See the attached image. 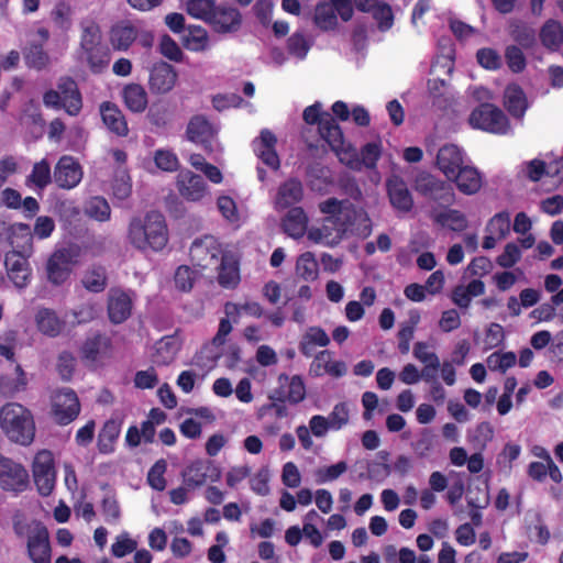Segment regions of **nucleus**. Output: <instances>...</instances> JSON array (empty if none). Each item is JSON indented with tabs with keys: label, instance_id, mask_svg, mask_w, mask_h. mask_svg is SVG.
Here are the masks:
<instances>
[{
	"label": "nucleus",
	"instance_id": "13d9d810",
	"mask_svg": "<svg viewBox=\"0 0 563 563\" xmlns=\"http://www.w3.org/2000/svg\"><path fill=\"white\" fill-rule=\"evenodd\" d=\"M516 354L514 352H495L488 356V367L493 371L499 369L503 373L516 364Z\"/></svg>",
	"mask_w": 563,
	"mask_h": 563
},
{
	"label": "nucleus",
	"instance_id": "f257e3e1",
	"mask_svg": "<svg viewBox=\"0 0 563 563\" xmlns=\"http://www.w3.org/2000/svg\"><path fill=\"white\" fill-rule=\"evenodd\" d=\"M128 236L130 243L137 250L162 251L168 242V229L164 216L158 211H151L144 219H132Z\"/></svg>",
	"mask_w": 563,
	"mask_h": 563
},
{
	"label": "nucleus",
	"instance_id": "bb28decb",
	"mask_svg": "<svg viewBox=\"0 0 563 563\" xmlns=\"http://www.w3.org/2000/svg\"><path fill=\"white\" fill-rule=\"evenodd\" d=\"M438 167L451 179L455 172L463 166V157L460 148L454 144L442 146L437 155Z\"/></svg>",
	"mask_w": 563,
	"mask_h": 563
},
{
	"label": "nucleus",
	"instance_id": "09e8293b",
	"mask_svg": "<svg viewBox=\"0 0 563 563\" xmlns=\"http://www.w3.org/2000/svg\"><path fill=\"white\" fill-rule=\"evenodd\" d=\"M377 23L380 32L389 31L394 25V13L391 7L386 2H379L369 12Z\"/></svg>",
	"mask_w": 563,
	"mask_h": 563
},
{
	"label": "nucleus",
	"instance_id": "a19ab883",
	"mask_svg": "<svg viewBox=\"0 0 563 563\" xmlns=\"http://www.w3.org/2000/svg\"><path fill=\"white\" fill-rule=\"evenodd\" d=\"M541 43L551 51H556L563 43V26L554 20H549L540 30Z\"/></svg>",
	"mask_w": 563,
	"mask_h": 563
},
{
	"label": "nucleus",
	"instance_id": "20e7f679",
	"mask_svg": "<svg viewBox=\"0 0 563 563\" xmlns=\"http://www.w3.org/2000/svg\"><path fill=\"white\" fill-rule=\"evenodd\" d=\"M13 530L19 538L25 539L27 556L32 563H51L49 533L43 522L18 520L13 523Z\"/></svg>",
	"mask_w": 563,
	"mask_h": 563
},
{
	"label": "nucleus",
	"instance_id": "3c124183",
	"mask_svg": "<svg viewBox=\"0 0 563 563\" xmlns=\"http://www.w3.org/2000/svg\"><path fill=\"white\" fill-rule=\"evenodd\" d=\"M86 213L90 218L103 222L110 219L111 209L103 197L97 196L87 202Z\"/></svg>",
	"mask_w": 563,
	"mask_h": 563
},
{
	"label": "nucleus",
	"instance_id": "5fc2aeb1",
	"mask_svg": "<svg viewBox=\"0 0 563 563\" xmlns=\"http://www.w3.org/2000/svg\"><path fill=\"white\" fill-rule=\"evenodd\" d=\"M505 59L509 69L515 74L523 71L527 66V59L522 48L517 45H508L506 47Z\"/></svg>",
	"mask_w": 563,
	"mask_h": 563
},
{
	"label": "nucleus",
	"instance_id": "1a4fd4ad",
	"mask_svg": "<svg viewBox=\"0 0 563 563\" xmlns=\"http://www.w3.org/2000/svg\"><path fill=\"white\" fill-rule=\"evenodd\" d=\"M78 254L70 249L56 250L47 260L46 275L51 284L60 286L70 277Z\"/></svg>",
	"mask_w": 563,
	"mask_h": 563
},
{
	"label": "nucleus",
	"instance_id": "4d7b16f0",
	"mask_svg": "<svg viewBox=\"0 0 563 563\" xmlns=\"http://www.w3.org/2000/svg\"><path fill=\"white\" fill-rule=\"evenodd\" d=\"M486 230L490 234H498L499 239H505L510 230V216L508 212L495 214L487 224Z\"/></svg>",
	"mask_w": 563,
	"mask_h": 563
},
{
	"label": "nucleus",
	"instance_id": "473e14b6",
	"mask_svg": "<svg viewBox=\"0 0 563 563\" xmlns=\"http://www.w3.org/2000/svg\"><path fill=\"white\" fill-rule=\"evenodd\" d=\"M35 321L40 332L51 338L57 336L64 328V322L54 310L48 308L40 309L35 316Z\"/></svg>",
	"mask_w": 563,
	"mask_h": 563
},
{
	"label": "nucleus",
	"instance_id": "6e6d98bb",
	"mask_svg": "<svg viewBox=\"0 0 563 563\" xmlns=\"http://www.w3.org/2000/svg\"><path fill=\"white\" fill-rule=\"evenodd\" d=\"M167 468V463L164 459H161L154 463L147 473L148 485L157 490L163 492L166 488V479L164 474Z\"/></svg>",
	"mask_w": 563,
	"mask_h": 563
},
{
	"label": "nucleus",
	"instance_id": "7ed1b4c3",
	"mask_svg": "<svg viewBox=\"0 0 563 563\" xmlns=\"http://www.w3.org/2000/svg\"><path fill=\"white\" fill-rule=\"evenodd\" d=\"M224 313L225 318L220 320L216 335L203 344L194 356V364L201 368L211 369L217 365L218 360L223 355L227 336L232 332V324L240 319V308L233 302L225 303Z\"/></svg>",
	"mask_w": 563,
	"mask_h": 563
},
{
	"label": "nucleus",
	"instance_id": "37998d69",
	"mask_svg": "<svg viewBox=\"0 0 563 563\" xmlns=\"http://www.w3.org/2000/svg\"><path fill=\"white\" fill-rule=\"evenodd\" d=\"M23 57L25 65L29 68H34L37 70L45 68L49 63V56L45 52L44 46L34 42L30 43L23 49Z\"/></svg>",
	"mask_w": 563,
	"mask_h": 563
},
{
	"label": "nucleus",
	"instance_id": "cd10ccee",
	"mask_svg": "<svg viewBox=\"0 0 563 563\" xmlns=\"http://www.w3.org/2000/svg\"><path fill=\"white\" fill-rule=\"evenodd\" d=\"M308 217L302 208L292 207L282 219L284 233L292 239H300L307 231Z\"/></svg>",
	"mask_w": 563,
	"mask_h": 563
},
{
	"label": "nucleus",
	"instance_id": "a18cd8bd",
	"mask_svg": "<svg viewBox=\"0 0 563 563\" xmlns=\"http://www.w3.org/2000/svg\"><path fill=\"white\" fill-rule=\"evenodd\" d=\"M296 273L303 280H314L318 277V263L311 252L302 253L296 263Z\"/></svg>",
	"mask_w": 563,
	"mask_h": 563
},
{
	"label": "nucleus",
	"instance_id": "f3484780",
	"mask_svg": "<svg viewBox=\"0 0 563 563\" xmlns=\"http://www.w3.org/2000/svg\"><path fill=\"white\" fill-rule=\"evenodd\" d=\"M177 71L173 65L166 62L154 64L150 71L148 87L152 93L164 95L169 92L176 85Z\"/></svg>",
	"mask_w": 563,
	"mask_h": 563
},
{
	"label": "nucleus",
	"instance_id": "c85d7f7f",
	"mask_svg": "<svg viewBox=\"0 0 563 563\" xmlns=\"http://www.w3.org/2000/svg\"><path fill=\"white\" fill-rule=\"evenodd\" d=\"M303 189L298 179L290 178L283 183L275 198V207L278 210L287 209L302 199Z\"/></svg>",
	"mask_w": 563,
	"mask_h": 563
},
{
	"label": "nucleus",
	"instance_id": "c03bdc74",
	"mask_svg": "<svg viewBox=\"0 0 563 563\" xmlns=\"http://www.w3.org/2000/svg\"><path fill=\"white\" fill-rule=\"evenodd\" d=\"M437 223L448 227L455 232L464 231L468 227L466 217L459 210L449 209L434 217Z\"/></svg>",
	"mask_w": 563,
	"mask_h": 563
},
{
	"label": "nucleus",
	"instance_id": "6ab92c4d",
	"mask_svg": "<svg viewBox=\"0 0 563 563\" xmlns=\"http://www.w3.org/2000/svg\"><path fill=\"white\" fill-rule=\"evenodd\" d=\"M30 255L18 252H8L4 258V265L9 278L18 288H24L30 283L31 268L29 264Z\"/></svg>",
	"mask_w": 563,
	"mask_h": 563
},
{
	"label": "nucleus",
	"instance_id": "aec40b11",
	"mask_svg": "<svg viewBox=\"0 0 563 563\" xmlns=\"http://www.w3.org/2000/svg\"><path fill=\"white\" fill-rule=\"evenodd\" d=\"M0 230L5 231L8 241L12 246L11 252L31 255L33 251V238L29 224L14 223L7 225L5 222H0Z\"/></svg>",
	"mask_w": 563,
	"mask_h": 563
},
{
	"label": "nucleus",
	"instance_id": "0eeeda50",
	"mask_svg": "<svg viewBox=\"0 0 563 563\" xmlns=\"http://www.w3.org/2000/svg\"><path fill=\"white\" fill-rule=\"evenodd\" d=\"M230 251L223 249L219 240L212 235H205L196 239L189 250V256L195 266L202 269H213L220 265L222 255H227Z\"/></svg>",
	"mask_w": 563,
	"mask_h": 563
},
{
	"label": "nucleus",
	"instance_id": "2eb2a0df",
	"mask_svg": "<svg viewBox=\"0 0 563 563\" xmlns=\"http://www.w3.org/2000/svg\"><path fill=\"white\" fill-rule=\"evenodd\" d=\"M186 134L189 141L198 144L206 153L213 151L216 130L205 115H195L190 119Z\"/></svg>",
	"mask_w": 563,
	"mask_h": 563
},
{
	"label": "nucleus",
	"instance_id": "79ce46f5",
	"mask_svg": "<svg viewBox=\"0 0 563 563\" xmlns=\"http://www.w3.org/2000/svg\"><path fill=\"white\" fill-rule=\"evenodd\" d=\"M80 51L101 44L102 35L100 25L92 19L84 20L80 23Z\"/></svg>",
	"mask_w": 563,
	"mask_h": 563
},
{
	"label": "nucleus",
	"instance_id": "338daca9",
	"mask_svg": "<svg viewBox=\"0 0 563 563\" xmlns=\"http://www.w3.org/2000/svg\"><path fill=\"white\" fill-rule=\"evenodd\" d=\"M158 384V376L154 367L139 371L134 376V385L140 389H152Z\"/></svg>",
	"mask_w": 563,
	"mask_h": 563
},
{
	"label": "nucleus",
	"instance_id": "e433bc0d",
	"mask_svg": "<svg viewBox=\"0 0 563 563\" xmlns=\"http://www.w3.org/2000/svg\"><path fill=\"white\" fill-rule=\"evenodd\" d=\"M121 431L120 422L114 419L107 420L98 434L97 446L100 453L109 454L114 450V443Z\"/></svg>",
	"mask_w": 563,
	"mask_h": 563
},
{
	"label": "nucleus",
	"instance_id": "f03ea898",
	"mask_svg": "<svg viewBox=\"0 0 563 563\" xmlns=\"http://www.w3.org/2000/svg\"><path fill=\"white\" fill-rule=\"evenodd\" d=\"M0 428L13 443L29 446L35 438V421L30 409L18 402H8L0 409Z\"/></svg>",
	"mask_w": 563,
	"mask_h": 563
},
{
	"label": "nucleus",
	"instance_id": "4468645a",
	"mask_svg": "<svg viewBox=\"0 0 563 563\" xmlns=\"http://www.w3.org/2000/svg\"><path fill=\"white\" fill-rule=\"evenodd\" d=\"M208 25L220 34L236 32L242 24V15L240 11L227 4H217L207 22Z\"/></svg>",
	"mask_w": 563,
	"mask_h": 563
},
{
	"label": "nucleus",
	"instance_id": "680f3d73",
	"mask_svg": "<svg viewBox=\"0 0 563 563\" xmlns=\"http://www.w3.org/2000/svg\"><path fill=\"white\" fill-rule=\"evenodd\" d=\"M175 286L181 291H189L195 282V272L187 265L179 266L174 276Z\"/></svg>",
	"mask_w": 563,
	"mask_h": 563
},
{
	"label": "nucleus",
	"instance_id": "de8ad7c7",
	"mask_svg": "<svg viewBox=\"0 0 563 563\" xmlns=\"http://www.w3.org/2000/svg\"><path fill=\"white\" fill-rule=\"evenodd\" d=\"M183 44L186 49L191 52H202L209 44L208 33L201 26L189 30L188 35L184 37Z\"/></svg>",
	"mask_w": 563,
	"mask_h": 563
},
{
	"label": "nucleus",
	"instance_id": "603ef678",
	"mask_svg": "<svg viewBox=\"0 0 563 563\" xmlns=\"http://www.w3.org/2000/svg\"><path fill=\"white\" fill-rule=\"evenodd\" d=\"M340 211L341 214L345 216V222L347 224H352L357 219H362L366 222L364 229L368 232L371 231V220L367 216V213L362 208H356L353 202H351L349 199L340 200Z\"/></svg>",
	"mask_w": 563,
	"mask_h": 563
},
{
	"label": "nucleus",
	"instance_id": "9d476101",
	"mask_svg": "<svg viewBox=\"0 0 563 563\" xmlns=\"http://www.w3.org/2000/svg\"><path fill=\"white\" fill-rule=\"evenodd\" d=\"M183 483L189 489L214 483L221 478V470L210 460H196L181 472Z\"/></svg>",
	"mask_w": 563,
	"mask_h": 563
},
{
	"label": "nucleus",
	"instance_id": "864d4df0",
	"mask_svg": "<svg viewBox=\"0 0 563 563\" xmlns=\"http://www.w3.org/2000/svg\"><path fill=\"white\" fill-rule=\"evenodd\" d=\"M54 24L62 31L67 32L71 26V8L65 1L55 4L51 12Z\"/></svg>",
	"mask_w": 563,
	"mask_h": 563
},
{
	"label": "nucleus",
	"instance_id": "e2e57ef3",
	"mask_svg": "<svg viewBox=\"0 0 563 563\" xmlns=\"http://www.w3.org/2000/svg\"><path fill=\"white\" fill-rule=\"evenodd\" d=\"M478 64L486 69H498L501 66V57L493 48H481L476 53Z\"/></svg>",
	"mask_w": 563,
	"mask_h": 563
},
{
	"label": "nucleus",
	"instance_id": "49530a36",
	"mask_svg": "<svg viewBox=\"0 0 563 563\" xmlns=\"http://www.w3.org/2000/svg\"><path fill=\"white\" fill-rule=\"evenodd\" d=\"M52 181L51 166L46 159H42L33 165L26 183L33 184L38 189H44Z\"/></svg>",
	"mask_w": 563,
	"mask_h": 563
},
{
	"label": "nucleus",
	"instance_id": "dca6fc26",
	"mask_svg": "<svg viewBox=\"0 0 563 563\" xmlns=\"http://www.w3.org/2000/svg\"><path fill=\"white\" fill-rule=\"evenodd\" d=\"M82 179V168L71 156H62L54 170V180L59 188L73 189Z\"/></svg>",
	"mask_w": 563,
	"mask_h": 563
},
{
	"label": "nucleus",
	"instance_id": "c9c22d12",
	"mask_svg": "<svg viewBox=\"0 0 563 563\" xmlns=\"http://www.w3.org/2000/svg\"><path fill=\"white\" fill-rule=\"evenodd\" d=\"M509 35L521 48L529 49L537 44L536 30L527 23L516 20L509 24Z\"/></svg>",
	"mask_w": 563,
	"mask_h": 563
},
{
	"label": "nucleus",
	"instance_id": "a211bd4d",
	"mask_svg": "<svg viewBox=\"0 0 563 563\" xmlns=\"http://www.w3.org/2000/svg\"><path fill=\"white\" fill-rule=\"evenodd\" d=\"M176 187L179 195L187 201H200L207 194L203 178L190 170H181L178 174Z\"/></svg>",
	"mask_w": 563,
	"mask_h": 563
},
{
	"label": "nucleus",
	"instance_id": "39448f33",
	"mask_svg": "<svg viewBox=\"0 0 563 563\" xmlns=\"http://www.w3.org/2000/svg\"><path fill=\"white\" fill-rule=\"evenodd\" d=\"M47 108L64 109L67 114L76 117L82 109V98L77 82L69 76L62 77L57 90L49 89L43 95Z\"/></svg>",
	"mask_w": 563,
	"mask_h": 563
},
{
	"label": "nucleus",
	"instance_id": "4c0bfd02",
	"mask_svg": "<svg viewBox=\"0 0 563 563\" xmlns=\"http://www.w3.org/2000/svg\"><path fill=\"white\" fill-rule=\"evenodd\" d=\"M81 284L90 292H102L108 286L107 269L102 265H92L84 274Z\"/></svg>",
	"mask_w": 563,
	"mask_h": 563
},
{
	"label": "nucleus",
	"instance_id": "a878e982",
	"mask_svg": "<svg viewBox=\"0 0 563 563\" xmlns=\"http://www.w3.org/2000/svg\"><path fill=\"white\" fill-rule=\"evenodd\" d=\"M218 271V283L223 288H234L240 282V268L236 256L229 252L227 255H222L220 265L213 267Z\"/></svg>",
	"mask_w": 563,
	"mask_h": 563
},
{
	"label": "nucleus",
	"instance_id": "423d86ee",
	"mask_svg": "<svg viewBox=\"0 0 563 563\" xmlns=\"http://www.w3.org/2000/svg\"><path fill=\"white\" fill-rule=\"evenodd\" d=\"M468 121L473 128L494 134H507L510 131L507 115L492 103H482L475 108Z\"/></svg>",
	"mask_w": 563,
	"mask_h": 563
},
{
	"label": "nucleus",
	"instance_id": "ea45409f",
	"mask_svg": "<svg viewBox=\"0 0 563 563\" xmlns=\"http://www.w3.org/2000/svg\"><path fill=\"white\" fill-rule=\"evenodd\" d=\"M111 349V340L106 334L96 333L87 338L81 347L82 356L89 361H96L99 355L106 354Z\"/></svg>",
	"mask_w": 563,
	"mask_h": 563
},
{
	"label": "nucleus",
	"instance_id": "b1692460",
	"mask_svg": "<svg viewBox=\"0 0 563 563\" xmlns=\"http://www.w3.org/2000/svg\"><path fill=\"white\" fill-rule=\"evenodd\" d=\"M276 136L269 130H263L260 137L253 141V150L256 156L268 167L276 170L279 168V157L276 153Z\"/></svg>",
	"mask_w": 563,
	"mask_h": 563
},
{
	"label": "nucleus",
	"instance_id": "412c9836",
	"mask_svg": "<svg viewBox=\"0 0 563 563\" xmlns=\"http://www.w3.org/2000/svg\"><path fill=\"white\" fill-rule=\"evenodd\" d=\"M386 188L391 206L401 212H409L413 207V198L407 184L398 175H391L386 180Z\"/></svg>",
	"mask_w": 563,
	"mask_h": 563
},
{
	"label": "nucleus",
	"instance_id": "2f4dec72",
	"mask_svg": "<svg viewBox=\"0 0 563 563\" xmlns=\"http://www.w3.org/2000/svg\"><path fill=\"white\" fill-rule=\"evenodd\" d=\"M455 181L457 188L466 195L475 194L482 186V178L476 168L471 166H462L451 177Z\"/></svg>",
	"mask_w": 563,
	"mask_h": 563
},
{
	"label": "nucleus",
	"instance_id": "052dcab7",
	"mask_svg": "<svg viewBox=\"0 0 563 563\" xmlns=\"http://www.w3.org/2000/svg\"><path fill=\"white\" fill-rule=\"evenodd\" d=\"M346 470V462L341 461L330 466L320 467L314 474L318 483H325L339 478Z\"/></svg>",
	"mask_w": 563,
	"mask_h": 563
},
{
	"label": "nucleus",
	"instance_id": "58836bf2",
	"mask_svg": "<svg viewBox=\"0 0 563 563\" xmlns=\"http://www.w3.org/2000/svg\"><path fill=\"white\" fill-rule=\"evenodd\" d=\"M321 137L336 150L343 144V134L335 119L330 113H324L318 126Z\"/></svg>",
	"mask_w": 563,
	"mask_h": 563
},
{
	"label": "nucleus",
	"instance_id": "6e6552de",
	"mask_svg": "<svg viewBox=\"0 0 563 563\" xmlns=\"http://www.w3.org/2000/svg\"><path fill=\"white\" fill-rule=\"evenodd\" d=\"M80 401L71 388H59L51 396V416L58 426H67L80 413Z\"/></svg>",
	"mask_w": 563,
	"mask_h": 563
},
{
	"label": "nucleus",
	"instance_id": "f8f14e48",
	"mask_svg": "<svg viewBox=\"0 0 563 563\" xmlns=\"http://www.w3.org/2000/svg\"><path fill=\"white\" fill-rule=\"evenodd\" d=\"M29 484V473L25 467L2 455L0 460V488L5 492L21 493Z\"/></svg>",
	"mask_w": 563,
	"mask_h": 563
},
{
	"label": "nucleus",
	"instance_id": "ddd939ff",
	"mask_svg": "<svg viewBox=\"0 0 563 563\" xmlns=\"http://www.w3.org/2000/svg\"><path fill=\"white\" fill-rule=\"evenodd\" d=\"M415 189L420 195L439 203L450 205L454 198V194L450 185H446L444 181L428 173H421L416 177Z\"/></svg>",
	"mask_w": 563,
	"mask_h": 563
},
{
	"label": "nucleus",
	"instance_id": "0e129e2a",
	"mask_svg": "<svg viewBox=\"0 0 563 563\" xmlns=\"http://www.w3.org/2000/svg\"><path fill=\"white\" fill-rule=\"evenodd\" d=\"M159 52L166 58L180 62L183 58V52L178 44L167 34L163 35L159 42Z\"/></svg>",
	"mask_w": 563,
	"mask_h": 563
},
{
	"label": "nucleus",
	"instance_id": "bf43d9fd",
	"mask_svg": "<svg viewBox=\"0 0 563 563\" xmlns=\"http://www.w3.org/2000/svg\"><path fill=\"white\" fill-rule=\"evenodd\" d=\"M310 46L311 43L299 32L294 33L287 41L288 52L300 59L306 57Z\"/></svg>",
	"mask_w": 563,
	"mask_h": 563
},
{
	"label": "nucleus",
	"instance_id": "4be33fe9",
	"mask_svg": "<svg viewBox=\"0 0 563 563\" xmlns=\"http://www.w3.org/2000/svg\"><path fill=\"white\" fill-rule=\"evenodd\" d=\"M131 296L121 289L111 290L108 298V317L113 324L123 323L132 313Z\"/></svg>",
	"mask_w": 563,
	"mask_h": 563
},
{
	"label": "nucleus",
	"instance_id": "7c9ffc66",
	"mask_svg": "<svg viewBox=\"0 0 563 563\" xmlns=\"http://www.w3.org/2000/svg\"><path fill=\"white\" fill-rule=\"evenodd\" d=\"M125 107L133 113H142L148 104L147 92L140 84H129L122 90Z\"/></svg>",
	"mask_w": 563,
	"mask_h": 563
},
{
	"label": "nucleus",
	"instance_id": "69168bd1",
	"mask_svg": "<svg viewBox=\"0 0 563 563\" xmlns=\"http://www.w3.org/2000/svg\"><path fill=\"white\" fill-rule=\"evenodd\" d=\"M339 188L343 195L354 201L358 202L363 199V192L354 177L342 176L339 179Z\"/></svg>",
	"mask_w": 563,
	"mask_h": 563
},
{
	"label": "nucleus",
	"instance_id": "9b49d317",
	"mask_svg": "<svg viewBox=\"0 0 563 563\" xmlns=\"http://www.w3.org/2000/svg\"><path fill=\"white\" fill-rule=\"evenodd\" d=\"M33 478L40 495L49 496L55 487V466L51 451L42 450L33 461Z\"/></svg>",
	"mask_w": 563,
	"mask_h": 563
},
{
	"label": "nucleus",
	"instance_id": "c756f323",
	"mask_svg": "<svg viewBox=\"0 0 563 563\" xmlns=\"http://www.w3.org/2000/svg\"><path fill=\"white\" fill-rule=\"evenodd\" d=\"M504 99L507 111L514 118L522 119L528 109L527 97L522 88L516 84L507 86L504 92Z\"/></svg>",
	"mask_w": 563,
	"mask_h": 563
},
{
	"label": "nucleus",
	"instance_id": "393cba45",
	"mask_svg": "<svg viewBox=\"0 0 563 563\" xmlns=\"http://www.w3.org/2000/svg\"><path fill=\"white\" fill-rule=\"evenodd\" d=\"M100 113L103 124L111 133L120 137H124L129 134L125 115L117 104L109 101L102 102Z\"/></svg>",
	"mask_w": 563,
	"mask_h": 563
},
{
	"label": "nucleus",
	"instance_id": "5701e85b",
	"mask_svg": "<svg viewBox=\"0 0 563 563\" xmlns=\"http://www.w3.org/2000/svg\"><path fill=\"white\" fill-rule=\"evenodd\" d=\"M137 27L129 20L114 23L109 30V43L114 51L125 52L135 42Z\"/></svg>",
	"mask_w": 563,
	"mask_h": 563
},
{
	"label": "nucleus",
	"instance_id": "72a5a7b5",
	"mask_svg": "<svg viewBox=\"0 0 563 563\" xmlns=\"http://www.w3.org/2000/svg\"><path fill=\"white\" fill-rule=\"evenodd\" d=\"M313 24L321 31H334L338 25V15L329 1L319 2L314 8Z\"/></svg>",
	"mask_w": 563,
	"mask_h": 563
},
{
	"label": "nucleus",
	"instance_id": "774afa93",
	"mask_svg": "<svg viewBox=\"0 0 563 563\" xmlns=\"http://www.w3.org/2000/svg\"><path fill=\"white\" fill-rule=\"evenodd\" d=\"M521 256L520 249L515 243H508L505 246L504 252L497 257L496 262L500 267L510 268L512 267Z\"/></svg>",
	"mask_w": 563,
	"mask_h": 563
},
{
	"label": "nucleus",
	"instance_id": "8fccbe9b",
	"mask_svg": "<svg viewBox=\"0 0 563 563\" xmlns=\"http://www.w3.org/2000/svg\"><path fill=\"white\" fill-rule=\"evenodd\" d=\"M214 5L216 2L213 0H187L186 11L190 16L207 23Z\"/></svg>",
	"mask_w": 563,
	"mask_h": 563
},
{
	"label": "nucleus",
	"instance_id": "f704fd0d",
	"mask_svg": "<svg viewBox=\"0 0 563 563\" xmlns=\"http://www.w3.org/2000/svg\"><path fill=\"white\" fill-rule=\"evenodd\" d=\"M81 53L85 56L89 69L93 74L102 73L108 67L111 59L110 49L102 43L97 46L82 49Z\"/></svg>",
	"mask_w": 563,
	"mask_h": 563
}]
</instances>
